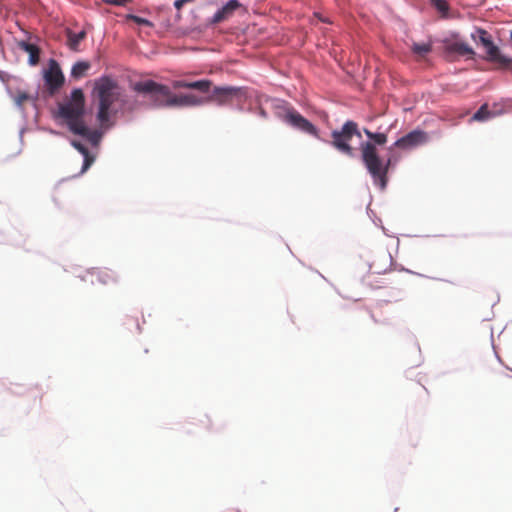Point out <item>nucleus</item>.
<instances>
[{
  "label": "nucleus",
  "instance_id": "393cba45",
  "mask_svg": "<svg viewBox=\"0 0 512 512\" xmlns=\"http://www.w3.org/2000/svg\"><path fill=\"white\" fill-rule=\"evenodd\" d=\"M104 3L115 5V6H125L131 0H102Z\"/></svg>",
  "mask_w": 512,
  "mask_h": 512
},
{
  "label": "nucleus",
  "instance_id": "4468645a",
  "mask_svg": "<svg viewBox=\"0 0 512 512\" xmlns=\"http://www.w3.org/2000/svg\"><path fill=\"white\" fill-rule=\"evenodd\" d=\"M497 114L495 112H491L488 109L487 104L482 105L472 116V121H479L484 122L487 121L493 117H495Z\"/></svg>",
  "mask_w": 512,
  "mask_h": 512
},
{
  "label": "nucleus",
  "instance_id": "5701e85b",
  "mask_svg": "<svg viewBox=\"0 0 512 512\" xmlns=\"http://www.w3.org/2000/svg\"><path fill=\"white\" fill-rule=\"evenodd\" d=\"M29 98H30V96L27 93H25V92L18 93V95L15 97V104H16V106L19 109H22L23 102L28 100Z\"/></svg>",
  "mask_w": 512,
  "mask_h": 512
},
{
  "label": "nucleus",
  "instance_id": "423d86ee",
  "mask_svg": "<svg viewBox=\"0 0 512 512\" xmlns=\"http://www.w3.org/2000/svg\"><path fill=\"white\" fill-rule=\"evenodd\" d=\"M470 36L476 44H481L485 49V59L487 61L498 63L501 68L512 72V58L501 54L499 47L494 44L489 32L482 28H476Z\"/></svg>",
  "mask_w": 512,
  "mask_h": 512
},
{
  "label": "nucleus",
  "instance_id": "f3484780",
  "mask_svg": "<svg viewBox=\"0 0 512 512\" xmlns=\"http://www.w3.org/2000/svg\"><path fill=\"white\" fill-rule=\"evenodd\" d=\"M88 274L91 277V283H94V278L102 284H107L113 279L112 275L107 270H93Z\"/></svg>",
  "mask_w": 512,
  "mask_h": 512
},
{
  "label": "nucleus",
  "instance_id": "dca6fc26",
  "mask_svg": "<svg viewBox=\"0 0 512 512\" xmlns=\"http://www.w3.org/2000/svg\"><path fill=\"white\" fill-rule=\"evenodd\" d=\"M449 49H450V51L458 53L460 55H474L475 54L473 48L465 42H459V41L453 42L449 46Z\"/></svg>",
  "mask_w": 512,
  "mask_h": 512
},
{
  "label": "nucleus",
  "instance_id": "f03ea898",
  "mask_svg": "<svg viewBox=\"0 0 512 512\" xmlns=\"http://www.w3.org/2000/svg\"><path fill=\"white\" fill-rule=\"evenodd\" d=\"M85 98L82 89L71 91L70 98L58 107L57 117L62 119L68 129L92 146H98L102 138V131L91 130L84 121Z\"/></svg>",
  "mask_w": 512,
  "mask_h": 512
},
{
  "label": "nucleus",
  "instance_id": "39448f33",
  "mask_svg": "<svg viewBox=\"0 0 512 512\" xmlns=\"http://www.w3.org/2000/svg\"><path fill=\"white\" fill-rule=\"evenodd\" d=\"M257 97V92L248 88L240 87H215L213 90V96L209 97L213 99L218 105H237L240 110L245 109L247 102H251L253 98Z\"/></svg>",
  "mask_w": 512,
  "mask_h": 512
},
{
  "label": "nucleus",
  "instance_id": "4be33fe9",
  "mask_svg": "<svg viewBox=\"0 0 512 512\" xmlns=\"http://www.w3.org/2000/svg\"><path fill=\"white\" fill-rule=\"evenodd\" d=\"M431 4L435 9L443 15H446L449 11V5L445 0H430Z\"/></svg>",
  "mask_w": 512,
  "mask_h": 512
},
{
  "label": "nucleus",
  "instance_id": "7ed1b4c3",
  "mask_svg": "<svg viewBox=\"0 0 512 512\" xmlns=\"http://www.w3.org/2000/svg\"><path fill=\"white\" fill-rule=\"evenodd\" d=\"M132 89L137 93L148 95L150 105L155 108L196 107L205 104L210 99L193 93L174 95L168 86L150 79L135 82Z\"/></svg>",
  "mask_w": 512,
  "mask_h": 512
},
{
  "label": "nucleus",
  "instance_id": "f8f14e48",
  "mask_svg": "<svg viewBox=\"0 0 512 512\" xmlns=\"http://www.w3.org/2000/svg\"><path fill=\"white\" fill-rule=\"evenodd\" d=\"M70 144L83 156L81 173L86 172L93 164L95 157L89 153L88 148L81 141L71 140Z\"/></svg>",
  "mask_w": 512,
  "mask_h": 512
},
{
  "label": "nucleus",
  "instance_id": "ddd939ff",
  "mask_svg": "<svg viewBox=\"0 0 512 512\" xmlns=\"http://www.w3.org/2000/svg\"><path fill=\"white\" fill-rule=\"evenodd\" d=\"M19 47L29 54L28 63L35 66L39 62L40 50L37 45L21 41Z\"/></svg>",
  "mask_w": 512,
  "mask_h": 512
},
{
  "label": "nucleus",
  "instance_id": "cd10ccee",
  "mask_svg": "<svg viewBox=\"0 0 512 512\" xmlns=\"http://www.w3.org/2000/svg\"><path fill=\"white\" fill-rule=\"evenodd\" d=\"M510 39L512 40V31L510 32Z\"/></svg>",
  "mask_w": 512,
  "mask_h": 512
},
{
  "label": "nucleus",
  "instance_id": "0eeeda50",
  "mask_svg": "<svg viewBox=\"0 0 512 512\" xmlns=\"http://www.w3.org/2000/svg\"><path fill=\"white\" fill-rule=\"evenodd\" d=\"M333 138L331 145L335 147L339 152L346 154L349 157H354V151L349 144L353 136L361 138V132L358 129L356 122L348 120L346 121L341 130H333L331 133Z\"/></svg>",
  "mask_w": 512,
  "mask_h": 512
},
{
  "label": "nucleus",
  "instance_id": "bb28decb",
  "mask_svg": "<svg viewBox=\"0 0 512 512\" xmlns=\"http://www.w3.org/2000/svg\"><path fill=\"white\" fill-rule=\"evenodd\" d=\"M49 132H50L51 134H53V135H60V133H59V132H57V131H55V130H52V129H51V130H49Z\"/></svg>",
  "mask_w": 512,
  "mask_h": 512
},
{
  "label": "nucleus",
  "instance_id": "b1692460",
  "mask_svg": "<svg viewBox=\"0 0 512 512\" xmlns=\"http://www.w3.org/2000/svg\"><path fill=\"white\" fill-rule=\"evenodd\" d=\"M190 81H186V80H175L172 82V87L174 89H179V88H187V89H190Z\"/></svg>",
  "mask_w": 512,
  "mask_h": 512
},
{
  "label": "nucleus",
  "instance_id": "a211bd4d",
  "mask_svg": "<svg viewBox=\"0 0 512 512\" xmlns=\"http://www.w3.org/2000/svg\"><path fill=\"white\" fill-rule=\"evenodd\" d=\"M86 33L85 31H80L77 33L69 32L68 33V46L71 50L77 51L80 42L84 39Z\"/></svg>",
  "mask_w": 512,
  "mask_h": 512
},
{
  "label": "nucleus",
  "instance_id": "a878e982",
  "mask_svg": "<svg viewBox=\"0 0 512 512\" xmlns=\"http://www.w3.org/2000/svg\"><path fill=\"white\" fill-rule=\"evenodd\" d=\"M258 114H259L261 117H264V118L267 116V114H266L265 110H264V109H262V108H260V109H259Z\"/></svg>",
  "mask_w": 512,
  "mask_h": 512
},
{
  "label": "nucleus",
  "instance_id": "6e6552de",
  "mask_svg": "<svg viewBox=\"0 0 512 512\" xmlns=\"http://www.w3.org/2000/svg\"><path fill=\"white\" fill-rule=\"evenodd\" d=\"M282 119L292 128L299 130L305 134L311 135L317 139H320L317 127L314 124H312L308 119L303 117L295 109L287 108Z\"/></svg>",
  "mask_w": 512,
  "mask_h": 512
},
{
  "label": "nucleus",
  "instance_id": "f257e3e1",
  "mask_svg": "<svg viewBox=\"0 0 512 512\" xmlns=\"http://www.w3.org/2000/svg\"><path fill=\"white\" fill-rule=\"evenodd\" d=\"M90 98L96 120L104 130L115 125V117L119 113L132 112L136 107V101H129L122 87L109 75L94 80Z\"/></svg>",
  "mask_w": 512,
  "mask_h": 512
},
{
  "label": "nucleus",
  "instance_id": "20e7f679",
  "mask_svg": "<svg viewBox=\"0 0 512 512\" xmlns=\"http://www.w3.org/2000/svg\"><path fill=\"white\" fill-rule=\"evenodd\" d=\"M364 133L370 141L362 142V161L370 174L373 183L381 190H384L387 185V172L391 165V159L385 162L380 158L377 153L376 145L382 146L387 142V135L379 132H371L364 129Z\"/></svg>",
  "mask_w": 512,
  "mask_h": 512
},
{
  "label": "nucleus",
  "instance_id": "9d476101",
  "mask_svg": "<svg viewBox=\"0 0 512 512\" xmlns=\"http://www.w3.org/2000/svg\"><path fill=\"white\" fill-rule=\"evenodd\" d=\"M43 78L48 91L53 94L64 84V75L55 59L48 61V68L43 70Z\"/></svg>",
  "mask_w": 512,
  "mask_h": 512
},
{
  "label": "nucleus",
  "instance_id": "2eb2a0df",
  "mask_svg": "<svg viewBox=\"0 0 512 512\" xmlns=\"http://www.w3.org/2000/svg\"><path fill=\"white\" fill-rule=\"evenodd\" d=\"M90 68V63L87 61H77L71 68V77L75 79L82 78Z\"/></svg>",
  "mask_w": 512,
  "mask_h": 512
},
{
  "label": "nucleus",
  "instance_id": "aec40b11",
  "mask_svg": "<svg viewBox=\"0 0 512 512\" xmlns=\"http://www.w3.org/2000/svg\"><path fill=\"white\" fill-rule=\"evenodd\" d=\"M125 18H126V20L134 21L139 26H146L149 28L154 27V24L150 20L140 17V16H137V15H134V14H127Z\"/></svg>",
  "mask_w": 512,
  "mask_h": 512
},
{
  "label": "nucleus",
  "instance_id": "412c9836",
  "mask_svg": "<svg viewBox=\"0 0 512 512\" xmlns=\"http://www.w3.org/2000/svg\"><path fill=\"white\" fill-rule=\"evenodd\" d=\"M412 51L420 56H423L431 51V45L428 43H414Z\"/></svg>",
  "mask_w": 512,
  "mask_h": 512
},
{
  "label": "nucleus",
  "instance_id": "6ab92c4d",
  "mask_svg": "<svg viewBox=\"0 0 512 512\" xmlns=\"http://www.w3.org/2000/svg\"><path fill=\"white\" fill-rule=\"evenodd\" d=\"M211 82L209 80H197V81H191L190 83V89H195L200 92H208L210 89Z\"/></svg>",
  "mask_w": 512,
  "mask_h": 512
},
{
  "label": "nucleus",
  "instance_id": "9b49d317",
  "mask_svg": "<svg viewBox=\"0 0 512 512\" xmlns=\"http://www.w3.org/2000/svg\"><path fill=\"white\" fill-rule=\"evenodd\" d=\"M427 141V134L421 130H413L403 137L397 139L394 146L402 149H410L419 146Z\"/></svg>",
  "mask_w": 512,
  "mask_h": 512
},
{
  "label": "nucleus",
  "instance_id": "1a4fd4ad",
  "mask_svg": "<svg viewBox=\"0 0 512 512\" xmlns=\"http://www.w3.org/2000/svg\"><path fill=\"white\" fill-rule=\"evenodd\" d=\"M240 9H243L242 3H240L238 0H229L220 6L211 17L205 20L203 27L210 28L225 22L232 18L234 14Z\"/></svg>",
  "mask_w": 512,
  "mask_h": 512
}]
</instances>
